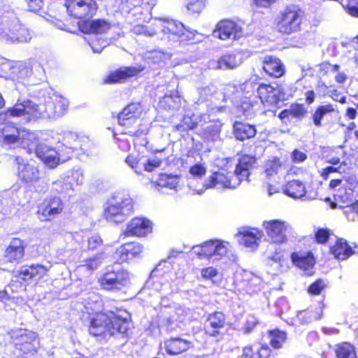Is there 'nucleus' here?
Segmentation results:
<instances>
[{
	"label": "nucleus",
	"mask_w": 358,
	"mask_h": 358,
	"mask_svg": "<svg viewBox=\"0 0 358 358\" xmlns=\"http://www.w3.org/2000/svg\"><path fill=\"white\" fill-rule=\"evenodd\" d=\"M221 131V124L219 121H211L206 125L199 135L203 139L214 140L218 137Z\"/></svg>",
	"instance_id": "43"
},
{
	"label": "nucleus",
	"mask_w": 358,
	"mask_h": 358,
	"mask_svg": "<svg viewBox=\"0 0 358 358\" xmlns=\"http://www.w3.org/2000/svg\"><path fill=\"white\" fill-rule=\"evenodd\" d=\"M48 268L41 264H32L27 267L19 269L15 277L21 284L27 285L34 279H41L48 273Z\"/></svg>",
	"instance_id": "21"
},
{
	"label": "nucleus",
	"mask_w": 358,
	"mask_h": 358,
	"mask_svg": "<svg viewBox=\"0 0 358 358\" xmlns=\"http://www.w3.org/2000/svg\"><path fill=\"white\" fill-rule=\"evenodd\" d=\"M343 6L348 14L358 17V0H343Z\"/></svg>",
	"instance_id": "51"
},
{
	"label": "nucleus",
	"mask_w": 358,
	"mask_h": 358,
	"mask_svg": "<svg viewBox=\"0 0 358 358\" xmlns=\"http://www.w3.org/2000/svg\"><path fill=\"white\" fill-rule=\"evenodd\" d=\"M152 224L144 217H134L127 224L123 232L125 237H144L152 232Z\"/></svg>",
	"instance_id": "19"
},
{
	"label": "nucleus",
	"mask_w": 358,
	"mask_h": 358,
	"mask_svg": "<svg viewBox=\"0 0 358 358\" xmlns=\"http://www.w3.org/2000/svg\"><path fill=\"white\" fill-rule=\"evenodd\" d=\"M345 165H346V163L345 162H342V163L338 166H328L322 169L320 172V176L322 177V179L327 180L329 178V175L331 173H341L344 172L343 171L341 170V169L342 166Z\"/></svg>",
	"instance_id": "50"
},
{
	"label": "nucleus",
	"mask_w": 358,
	"mask_h": 358,
	"mask_svg": "<svg viewBox=\"0 0 358 358\" xmlns=\"http://www.w3.org/2000/svg\"><path fill=\"white\" fill-rule=\"evenodd\" d=\"M27 4L28 10L31 12L38 13L41 11L44 6L43 0H24Z\"/></svg>",
	"instance_id": "58"
},
{
	"label": "nucleus",
	"mask_w": 358,
	"mask_h": 358,
	"mask_svg": "<svg viewBox=\"0 0 358 358\" xmlns=\"http://www.w3.org/2000/svg\"><path fill=\"white\" fill-rule=\"evenodd\" d=\"M76 180L73 175L66 178L57 180L52 182L51 192L59 195L58 197L61 199L69 200L75 195L73 185Z\"/></svg>",
	"instance_id": "27"
},
{
	"label": "nucleus",
	"mask_w": 358,
	"mask_h": 358,
	"mask_svg": "<svg viewBox=\"0 0 358 358\" xmlns=\"http://www.w3.org/2000/svg\"><path fill=\"white\" fill-rule=\"evenodd\" d=\"M64 210V203L62 199L57 196H50L38 206L36 213L43 220L50 221L62 214Z\"/></svg>",
	"instance_id": "17"
},
{
	"label": "nucleus",
	"mask_w": 358,
	"mask_h": 358,
	"mask_svg": "<svg viewBox=\"0 0 358 358\" xmlns=\"http://www.w3.org/2000/svg\"><path fill=\"white\" fill-rule=\"evenodd\" d=\"M142 65L137 66H122L115 71H110L104 78L103 83L116 84L124 83L129 78L136 77L145 70Z\"/></svg>",
	"instance_id": "18"
},
{
	"label": "nucleus",
	"mask_w": 358,
	"mask_h": 358,
	"mask_svg": "<svg viewBox=\"0 0 358 358\" xmlns=\"http://www.w3.org/2000/svg\"><path fill=\"white\" fill-rule=\"evenodd\" d=\"M357 115V110L354 107H348L345 110V117L348 120H354Z\"/></svg>",
	"instance_id": "63"
},
{
	"label": "nucleus",
	"mask_w": 358,
	"mask_h": 358,
	"mask_svg": "<svg viewBox=\"0 0 358 358\" xmlns=\"http://www.w3.org/2000/svg\"><path fill=\"white\" fill-rule=\"evenodd\" d=\"M143 251V246L139 242L133 241L123 243L116 250L118 256L116 262L122 264L129 260L139 257Z\"/></svg>",
	"instance_id": "24"
},
{
	"label": "nucleus",
	"mask_w": 358,
	"mask_h": 358,
	"mask_svg": "<svg viewBox=\"0 0 358 358\" xmlns=\"http://www.w3.org/2000/svg\"><path fill=\"white\" fill-rule=\"evenodd\" d=\"M334 107L331 103L317 106L311 115L313 124L316 127H321L322 126V121L323 117L329 113H334Z\"/></svg>",
	"instance_id": "40"
},
{
	"label": "nucleus",
	"mask_w": 358,
	"mask_h": 358,
	"mask_svg": "<svg viewBox=\"0 0 358 358\" xmlns=\"http://www.w3.org/2000/svg\"><path fill=\"white\" fill-rule=\"evenodd\" d=\"M21 138L18 145L25 149L29 154L35 152L38 146L40 145L38 138L36 135L26 129H24V133H23Z\"/></svg>",
	"instance_id": "37"
},
{
	"label": "nucleus",
	"mask_w": 358,
	"mask_h": 358,
	"mask_svg": "<svg viewBox=\"0 0 358 358\" xmlns=\"http://www.w3.org/2000/svg\"><path fill=\"white\" fill-rule=\"evenodd\" d=\"M4 114L10 117L27 116L29 120L41 117L42 111L38 105L31 100L17 102L13 106L4 111Z\"/></svg>",
	"instance_id": "16"
},
{
	"label": "nucleus",
	"mask_w": 358,
	"mask_h": 358,
	"mask_svg": "<svg viewBox=\"0 0 358 358\" xmlns=\"http://www.w3.org/2000/svg\"><path fill=\"white\" fill-rule=\"evenodd\" d=\"M69 103L66 99L57 97L48 103V107L52 110V115L59 117L63 115L68 109Z\"/></svg>",
	"instance_id": "44"
},
{
	"label": "nucleus",
	"mask_w": 358,
	"mask_h": 358,
	"mask_svg": "<svg viewBox=\"0 0 358 358\" xmlns=\"http://www.w3.org/2000/svg\"><path fill=\"white\" fill-rule=\"evenodd\" d=\"M125 162L131 168H135L138 164L139 159L136 156L130 154L126 157Z\"/></svg>",
	"instance_id": "64"
},
{
	"label": "nucleus",
	"mask_w": 358,
	"mask_h": 358,
	"mask_svg": "<svg viewBox=\"0 0 358 358\" xmlns=\"http://www.w3.org/2000/svg\"><path fill=\"white\" fill-rule=\"evenodd\" d=\"M183 28L184 25L182 23L173 20L164 18L155 19L153 22H149L145 26L136 25L135 27L138 34L152 36L157 34L159 31H162L169 39L173 41L177 38Z\"/></svg>",
	"instance_id": "5"
},
{
	"label": "nucleus",
	"mask_w": 358,
	"mask_h": 358,
	"mask_svg": "<svg viewBox=\"0 0 358 358\" xmlns=\"http://www.w3.org/2000/svg\"><path fill=\"white\" fill-rule=\"evenodd\" d=\"M189 173L194 178H201L206 173V169L201 164H196L189 168Z\"/></svg>",
	"instance_id": "56"
},
{
	"label": "nucleus",
	"mask_w": 358,
	"mask_h": 358,
	"mask_svg": "<svg viewBox=\"0 0 358 358\" xmlns=\"http://www.w3.org/2000/svg\"><path fill=\"white\" fill-rule=\"evenodd\" d=\"M215 32L222 41L238 40L243 35L241 27L234 21L228 19L220 20L216 25Z\"/></svg>",
	"instance_id": "20"
},
{
	"label": "nucleus",
	"mask_w": 358,
	"mask_h": 358,
	"mask_svg": "<svg viewBox=\"0 0 358 358\" xmlns=\"http://www.w3.org/2000/svg\"><path fill=\"white\" fill-rule=\"evenodd\" d=\"M103 241L99 235H93L87 239V250H95L99 248L102 245Z\"/></svg>",
	"instance_id": "54"
},
{
	"label": "nucleus",
	"mask_w": 358,
	"mask_h": 358,
	"mask_svg": "<svg viewBox=\"0 0 358 358\" xmlns=\"http://www.w3.org/2000/svg\"><path fill=\"white\" fill-rule=\"evenodd\" d=\"M39 341L35 332L24 330L15 338L14 347L24 358L32 357L37 354Z\"/></svg>",
	"instance_id": "13"
},
{
	"label": "nucleus",
	"mask_w": 358,
	"mask_h": 358,
	"mask_svg": "<svg viewBox=\"0 0 358 358\" xmlns=\"http://www.w3.org/2000/svg\"><path fill=\"white\" fill-rule=\"evenodd\" d=\"M201 276L205 280H210L217 275L218 271L217 270L213 267L208 266L201 269Z\"/></svg>",
	"instance_id": "60"
},
{
	"label": "nucleus",
	"mask_w": 358,
	"mask_h": 358,
	"mask_svg": "<svg viewBox=\"0 0 358 358\" xmlns=\"http://www.w3.org/2000/svg\"><path fill=\"white\" fill-rule=\"evenodd\" d=\"M267 334L270 338L269 343L271 346L276 350L282 348L287 339V332L278 328L268 330Z\"/></svg>",
	"instance_id": "39"
},
{
	"label": "nucleus",
	"mask_w": 358,
	"mask_h": 358,
	"mask_svg": "<svg viewBox=\"0 0 358 358\" xmlns=\"http://www.w3.org/2000/svg\"><path fill=\"white\" fill-rule=\"evenodd\" d=\"M340 66L338 64H331L329 62L325 61L320 64V71L325 75L331 72H338Z\"/></svg>",
	"instance_id": "55"
},
{
	"label": "nucleus",
	"mask_w": 358,
	"mask_h": 358,
	"mask_svg": "<svg viewBox=\"0 0 358 358\" xmlns=\"http://www.w3.org/2000/svg\"><path fill=\"white\" fill-rule=\"evenodd\" d=\"M292 264L303 271L306 275H312L316 264V258L310 250L309 239L306 236L299 240L296 250L290 254Z\"/></svg>",
	"instance_id": "7"
},
{
	"label": "nucleus",
	"mask_w": 358,
	"mask_h": 358,
	"mask_svg": "<svg viewBox=\"0 0 358 358\" xmlns=\"http://www.w3.org/2000/svg\"><path fill=\"white\" fill-rule=\"evenodd\" d=\"M206 3L204 0H191L187 4V8L189 14L199 15L205 8Z\"/></svg>",
	"instance_id": "49"
},
{
	"label": "nucleus",
	"mask_w": 358,
	"mask_h": 358,
	"mask_svg": "<svg viewBox=\"0 0 358 358\" xmlns=\"http://www.w3.org/2000/svg\"><path fill=\"white\" fill-rule=\"evenodd\" d=\"M143 108L139 103H130L118 114L117 120L124 128L123 134L131 136H139L145 134V127L142 124L141 116Z\"/></svg>",
	"instance_id": "3"
},
{
	"label": "nucleus",
	"mask_w": 358,
	"mask_h": 358,
	"mask_svg": "<svg viewBox=\"0 0 358 358\" xmlns=\"http://www.w3.org/2000/svg\"><path fill=\"white\" fill-rule=\"evenodd\" d=\"M133 327L131 313L123 307L114 310L99 311L90 315L88 332L96 338L106 339L116 336H127Z\"/></svg>",
	"instance_id": "1"
},
{
	"label": "nucleus",
	"mask_w": 358,
	"mask_h": 358,
	"mask_svg": "<svg viewBox=\"0 0 358 358\" xmlns=\"http://www.w3.org/2000/svg\"><path fill=\"white\" fill-rule=\"evenodd\" d=\"M233 133L236 139L243 141L255 137L257 129L255 125L236 121L233 125Z\"/></svg>",
	"instance_id": "33"
},
{
	"label": "nucleus",
	"mask_w": 358,
	"mask_h": 358,
	"mask_svg": "<svg viewBox=\"0 0 358 358\" xmlns=\"http://www.w3.org/2000/svg\"><path fill=\"white\" fill-rule=\"evenodd\" d=\"M336 358H357L355 346L348 342H342L335 348Z\"/></svg>",
	"instance_id": "42"
},
{
	"label": "nucleus",
	"mask_w": 358,
	"mask_h": 358,
	"mask_svg": "<svg viewBox=\"0 0 358 358\" xmlns=\"http://www.w3.org/2000/svg\"><path fill=\"white\" fill-rule=\"evenodd\" d=\"M167 157H155L152 159H148L144 164V170L148 172H152L155 169L158 168L161 166L163 161L166 159Z\"/></svg>",
	"instance_id": "53"
},
{
	"label": "nucleus",
	"mask_w": 358,
	"mask_h": 358,
	"mask_svg": "<svg viewBox=\"0 0 358 358\" xmlns=\"http://www.w3.org/2000/svg\"><path fill=\"white\" fill-rule=\"evenodd\" d=\"M331 96L332 99L336 102H339L340 103H345L347 98L345 95H342L338 90H334L331 92Z\"/></svg>",
	"instance_id": "61"
},
{
	"label": "nucleus",
	"mask_w": 358,
	"mask_h": 358,
	"mask_svg": "<svg viewBox=\"0 0 358 358\" xmlns=\"http://www.w3.org/2000/svg\"><path fill=\"white\" fill-rule=\"evenodd\" d=\"M234 171H228L227 169L220 168L217 171L213 172L206 180L203 186L206 189L210 188H234L240 184Z\"/></svg>",
	"instance_id": "11"
},
{
	"label": "nucleus",
	"mask_w": 358,
	"mask_h": 358,
	"mask_svg": "<svg viewBox=\"0 0 358 358\" xmlns=\"http://www.w3.org/2000/svg\"><path fill=\"white\" fill-rule=\"evenodd\" d=\"M35 153L41 161L50 167L55 166L58 163L59 158L56 150L44 143H40Z\"/></svg>",
	"instance_id": "34"
},
{
	"label": "nucleus",
	"mask_w": 358,
	"mask_h": 358,
	"mask_svg": "<svg viewBox=\"0 0 358 358\" xmlns=\"http://www.w3.org/2000/svg\"><path fill=\"white\" fill-rule=\"evenodd\" d=\"M27 243L19 237H13L5 246L3 259L8 264H19L26 255Z\"/></svg>",
	"instance_id": "15"
},
{
	"label": "nucleus",
	"mask_w": 358,
	"mask_h": 358,
	"mask_svg": "<svg viewBox=\"0 0 358 358\" xmlns=\"http://www.w3.org/2000/svg\"><path fill=\"white\" fill-rule=\"evenodd\" d=\"M15 161L17 164V176L26 186L31 187L41 180V172L37 163L31 160H24L17 156Z\"/></svg>",
	"instance_id": "10"
},
{
	"label": "nucleus",
	"mask_w": 358,
	"mask_h": 358,
	"mask_svg": "<svg viewBox=\"0 0 358 358\" xmlns=\"http://www.w3.org/2000/svg\"><path fill=\"white\" fill-rule=\"evenodd\" d=\"M307 114V109L303 103H293L289 108L282 110L278 115V118L283 121L289 117L302 119Z\"/></svg>",
	"instance_id": "35"
},
{
	"label": "nucleus",
	"mask_w": 358,
	"mask_h": 358,
	"mask_svg": "<svg viewBox=\"0 0 358 358\" xmlns=\"http://www.w3.org/2000/svg\"><path fill=\"white\" fill-rule=\"evenodd\" d=\"M257 96L264 107H276L281 101L282 93L270 83H260L257 89Z\"/></svg>",
	"instance_id": "22"
},
{
	"label": "nucleus",
	"mask_w": 358,
	"mask_h": 358,
	"mask_svg": "<svg viewBox=\"0 0 358 358\" xmlns=\"http://www.w3.org/2000/svg\"><path fill=\"white\" fill-rule=\"evenodd\" d=\"M240 235L243 245L248 248H255L258 245L262 234L257 229H252L251 230H245L240 232Z\"/></svg>",
	"instance_id": "38"
},
{
	"label": "nucleus",
	"mask_w": 358,
	"mask_h": 358,
	"mask_svg": "<svg viewBox=\"0 0 358 358\" xmlns=\"http://www.w3.org/2000/svg\"><path fill=\"white\" fill-rule=\"evenodd\" d=\"M276 354L266 344L255 350L252 345H248L243 348L241 358H275Z\"/></svg>",
	"instance_id": "32"
},
{
	"label": "nucleus",
	"mask_w": 358,
	"mask_h": 358,
	"mask_svg": "<svg viewBox=\"0 0 358 358\" xmlns=\"http://www.w3.org/2000/svg\"><path fill=\"white\" fill-rule=\"evenodd\" d=\"M229 326L231 324L228 322L226 314L222 311L215 310L206 315L201 331L206 338L220 341L225 336L229 335Z\"/></svg>",
	"instance_id": "6"
},
{
	"label": "nucleus",
	"mask_w": 358,
	"mask_h": 358,
	"mask_svg": "<svg viewBox=\"0 0 358 358\" xmlns=\"http://www.w3.org/2000/svg\"><path fill=\"white\" fill-rule=\"evenodd\" d=\"M162 348L167 355L176 356L193 348L194 344L180 337H171L164 341Z\"/></svg>",
	"instance_id": "26"
},
{
	"label": "nucleus",
	"mask_w": 358,
	"mask_h": 358,
	"mask_svg": "<svg viewBox=\"0 0 358 358\" xmlns=\"http://www.w3.org/2000/svg\"><path fill=\"white\" fill-rule=\"evenodd\" d=\"M178 177L172 174L159 173L155 182V185L160 187L176 189L178 184Z\"/></svg>",
	"instance_id": "45"
},
{
	"label": "nucleus",
	"mask_w": 358,
	"mask_h": 358,
	"mask_svg": "<svg viewBox=\"0 0 358 358\" xmlns=\"http://www.w3.org/2000/svg\"><path fill=\"white\" fill-rule=\"evenodd\" d=\"M78 27L83 34L101 35L107 33L111 29L112 24L104 19H89L78 21Z\"/></svg>",
	"instance_id": "23"
},
{
	"label": "nucleus",
	"mask_w": 358,
	"mask_h": 358,
	"mask_svg": "<svg viewBox=\"0 0 358 358\" xmlns=\"http://www.w3.org/2000/svg\"><path fill=\"white\" fill-rule=\"evenodd\" d=\"M304 13L294 4H289L279 10L274 18L275 31L282 35L289 36L301 31Z\"/></svg>",
	"instance_id": "2"
},
{
	"label": "nucleus",
	"mask_w": 358,
	"mask_h": 358,
	"mask_svg": "<svg viewBox=\"0 0 358 358\" xmlns=\"http://www.w3.org/2000/svg\"><path fill=\"white\" fill-rule=\"evenodd\" d=\"M134 212L133 199L129 196H113L105 203L103 217L110 222L120 224L124 222Z\"/></svg>",
	"instance_id": "4"
},
{
	"label": "nucleus",
	"mask_w": 358,
	"mask_h": 358,
	"mask_svg": "<svg viewBox=\"0 0 358 358\" xmlns=\"http://www.w3.org/2000/svg\"><path fill=\"white\" fill-rule=\"evenodd\" d=\"M98 5L94 0H69L67 10L78 21L91 19L97 12Z\"/></svg>",
	"instance_id": "14"
},
{
	"label": "nucleus",
	"mask_w": 358,
	"mask_h": 358,
	"mask_svg": "<svg viewBox=\"0 0 358 358\" xmlns=\"http://www.w3.org/2000/svg\"><path fill=\"white\" fill-rule=\"evenodd\" d=\"M327 288V283L322 278L315 280L307 287V292L310 296H317L321 294Z\"/></svg>",
	"instance_id": "48"
},
{
	"label": "nucleus",
	"mask_w": 358,
	"mask_h": 358,
	"mask_svg": "<svg viewBox=\"0 0 358 358\" xmlns=\"http://www.w3.org/2000/svg\"><path fill=\"white\" fill-rule=\"evenodd\" d=\"M234 55H228L222 57V61L227 67L233 69L236 66L235 62H234Z\"/></svg>",
	"instance_id": "62"
},
{
	"label": "nucleus",
	"mask_w": 358,
	"mask_h": 358,
	"mask_svg": "<svg viewBox=\"0 0 358 358\" xmlns=\"http://www.w3.org/2000/svg\"><path fill=\"white\" fill-rule=\"evenodd\" d=\"M262 227L270 242L276 245H282L288 241L287 234L293 231L291 226L280 219L264 220Z\"/></svg>",
	"instance_id": "9"
},
{
	"label": "nucleus",
	"mask_w": 358,
	"mask_h": 358,
	"mask_svg": "<svg viewBox=\"0 0 358 358\" xmlns=\"http://www.w3.org/2000/svg\"><path fill=\"white\" fill-rule=\"evenodd\" d=\"M338 191L344 192L343 194L341 192L337 194L340 201L346 203L352 199L353 189L351 187L342 186Z\"/></svg>",
	"instance_id": "57"
},
{
	"label": "nucleus",
	"mask_w": 358,
	"mask_h": 358,
	"mask_svg": "<svg viewBox=\"0 0 358 358\" xmlns=\"http://www.w3.org/2000/svg\"><path fill=\"white\" fill-rule=\"evenodd\" d=\"M291 158L294 163H301L305 162L308 157L305 152L298 149H294L291 153Z\"/></svg>",
	"instance_id": "59"
},
{
	"label": "nucleus",
	"mask_w": 358,
	"mask_h": 358,
	"mask_svg": "<svg viewBox=\"0 0 358 358\" xmlns=\"http://www.w3.org/2000/svg\"><path fill=\"white\" fill-rule=\"evenodd\" d=\"M352 252L351 246L343 238H337L329 250V253L338 261L347 260L352 256Z\"/></svg>",
	"instance_id": "31"
},
{
	"label": "nucleus",
	"mask_w": 358,
	"mask_h": 358,
	"mask_svg": "<svg viewBox=\"0 0 358 358\" xmlns=\"http://www.w3.org/2000/svg\"><path fill=\"white\" fill-rule=\"evenodd\" d=\"M23 133H24V128L17 127L14 124L8 123L0 129V138L6 145H18Z\"/></svg>",
	"instance_id": "29"
},
{
	"label": "nucleus",
	"mask_w": 358,
	"mask_h": 358,
	"mask_svg": "<svg viewBox=\"0 0 358 358\" xmlns=\"http://www.w3.org/2000/svg\"><path fill=\"white\" fill-rule=\"evenodd\" d=\"M282 167V163L278 157L268 159L264 164V172L267 176L276 175Z\"/></svg>",
	"instance_id": "46"
},
{
	"label": "nucleus",
	"mask_w": 358,
	"mask_h": 358,
	"mask_svg": "<svg viewBox=\"0 0 358 358\" xmlns=\"http://www.w3.org/2000/svg\"><path fill=\"white\" fill-rule=\"evenodd\" d=\"M227 245V242L218 239L206 241L195 246L198 248L196 255L201 259L214 258L215 260H220L227 255L229 252Z\"/></svg>",
	"instance_id": "12"
},
{
	"label": "nucleus",
	"mask_w": 358,
	"mask_h": 358,
	"mask_svg": "<svg viewBox=\"0 0 358 358\" xmlns=\"http://www.w3.org/2000/svg\"><path fill=\"white\" fill-rule=\"evenodd\" d=\"M262 70L270 78H279L285 73V66L281 59L275 55L264 56L262 59Z\"/></svg>",
	"instance_id": "25"
},
{
	"label": "nucleus",
	"mask_w": 358,
	"mask_h": 358,
	"mask_svg": "<svg viewBox=\"0 0 358 358\" xmlns=\"http://www.w3.org/2000/svg\"><path fill=\"white\" fill-rule=\"evenodd\" d=\"M282 189L285 194L294 199L301 198L306 193L304 184L299 180L287 181Z\"/></svg>",
	"instance_id": "36"
},
{
	"label": "nucleus",
	"mask_w": 358,
	"mask_h": 358,
	"mask_svg": "<svg viewBox=\"0 0 358 358\" xmlns=\"http://www.w3.org/2000/svg\"><path fill=\"white\" fill-rule=\"evenodd\" d=\"M332 234V231L329 228H317L315 231L314 240L317 244L326 245Z\"/></svg>",
	"instance_id": "47"
},
{
	"label": "nucleus",
	"mask_w": 358,
	"mask_h": 358,
	"mask_svg": "<svg viewBox=\"0 0 358 358\" xmlns=\"http://www.w3.org/2000/svg\"><path fill=\"white\" fill-rule=\"evenodd\" d=\"M98 283L103 291L120 292L130 284L129 273L122 268L108 269L98 278Z\"/></svg>",
	"instance_id": "8"
},
{
	"label": "nucleus",
	"mask_w": 358,
	"mask_h": 358,
	"mask_svg": "<svg viewBox=\"0 0 358 358\" xmlns=\"http://www.w3.org/2000/svg\"><path fill=\"white\" fill-rule=\"evenodd\" d=\"M160 103L166 110H177L181 106L182 97L178 91H175L169 94H165Z\"/></svg>",
	"instance_id": "41"
},
{
	"label": "nucleus",
	"mask_w": 358,
	"mask_h": 358,
	"mask_svg": "<svg viewBox=\"0 0 358 358\" xmlns=\"http://www.w3.org/2000/svg\"><path fill=\"white\" fill-rule=\"evenodd\" d=\"M6 36L13 43H26L31 38L29 30L18 20L8 28Z\"/></svg>",
	"instance_id": "30"
},
{
	"label": "nucleus",
	"mask_w": 358,
	"mask_h": 358,
	"mask_svg": "<svg viewBox=\"0 0 358 358\" xmlns=\"http://www.w3.org/2000/svg\"><path fill=\"white\" fill-rule=\"evenodd\" d=\"M256 163L257 157L253 155L243 154L239 157L234 173L240 182L248 179L250 170L255 167Z\"/></svg>",
	"instance_id": "28"
},
{
	"label": "nucleus",
	"mask_w": 358,
	"mask_h": 358,
	"mask_svg": "<svg viewBox=\"0 0 358 358\" xmlns=\"http://www.w3.org/2000/svg\"><path fill=\"white\" fill-rule=\"evenodd\" d=\"M195 38V32L185 28L182 29V30L180 32L178 36L175 40L176 41H178L180 43H189L193 41Z\"/></svg>",
	"instance_id": "52"
}]
</instances>
